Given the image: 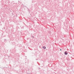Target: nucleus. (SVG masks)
<instances>
[{
	"label": "nucleus",
	"mask_w": 74,
	"mask_h": 74,
	"mask_svg": "<svg viewBox=\"0 0 74 74\" xmlns=\"http://www.w3.org/2000/svg\"><path fill=\"white\" fill-rule=\"evenodd\" d=\"M65 55H67V51H65L64 52Z\"/></svg>",
	"instance_id": "nucleus-1"
},
{
	"label": "nucleus",
	"mask_w": 74,
	"mask_h": 74,
	"mask_svg": "<svg viewBox=\"0 0 74 74\" xmlns=\"http://www.w3.org/2000/svg\"><path fill=\"white\" fill-rule=\"evenodd\" d=\"M43 48H44V49H46V47H45V46H43Z\"/></svg>",
	"instance_id": "nucleus-2"
},
{
	"label": "nucleus",
	"mask_w": 74,
	"mask_h": 74,
	"mask_svg": "<svg viewBox=\"0 0 74 74\" xmlns=\"http://www.w3.org/2000/svg\"><path fill=\"white\" fill-rule=\"evenodd\" d=\"M62 50V49H60V51H61Z\"/></svg>",
	"instance_id": "nucleus-3"
}]
</instances>
